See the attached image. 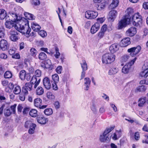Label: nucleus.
<instances>
[{"instance_id":"obj_1","label":"nucleus","mask_w":148,"mask_h":148,"mask_svg":"<svg viewBox=\"0 0 148 148\" xmlns=\"http://www.w3.org/2000/svg\"><path fill=\"white\" fill-rule=\"evenodd\" d=\"M126 12V14L124 16V18L119 22L117 27L118 29H121L126 25L129 24L131 16H132L134 12L133 9L131 8H129L127 9Z\"/></svg>"},{"instance_id":"obj_2","label":"nucleus","mask_w":148,"mask_h":148,"mask_svg":"<svg viewBox=\"0 0 148 148\" xmlns=\"http://www.w3.org/2000/svg\"><path fill=\"white\" fill-rule=\"evenodd\" d=\"M114 128V127H111L107 128L104 132L100 136L99 139L101 142L108 143L110 140L112 134L109 133Z\"/></svg>"},{"instance_id":"obj_3","label":"nucleus","mask_w":148,"mask_h":148,"mask_svg":"<svg viewBox=\"0 0 148 148\" xmlns=\"http://www.w3.org/2000/svg\"><path fill=\"white\" fill-rule=\"evenodd\" d=\"M115 56L111 53H107L102 56V62L105 64H109L113 62L115 60Z\"/></svg>"},{"instance_id":"obj_4","label":"nucleus","mask_w":148,"mask_h":148,"mask_svg":"<svg viewBox=\"0 0 148 148\" xmlns=\"http://www.w3.org/2000/svg\"><path fill=\"white\" fill-rule=\"evenodd\" d=\"M133 24L135 26L140 25L142 23V16L138 13L134 14L132 16Z\"/></svg>"},{"instance_id":"obj_5","label":"nucleus","mask_w":148,"mask_h":148,"mask_svg":"<svg viewBox=\"0 0 148 148\" xmlns=\"http://www.w3.org/2000/svg\"><path fill=\"white\" fill-rule=\"evenodd\" d=\"M136 59V58H135L134 59L125 64L122 69V72L125 74L129 72L131 66L134 64Z\"/></svg>"},{"instance_id":"obj_6","label":"nucleus","mask_w":148,"mask_h":148,"mask_svg":"<svg viewBox=\"0 0 148 148\" xmlns=\"http://www.w3.org/2000/svg\"><path fill=\"white\" fill-rule=\"evenodd\" d=\"M10 39L13 42L17 41L19 38L18 33L15 29L12 28L10 31Z\"/></svg>"},{"instance_id":"obj_7","label":"nucleus","mask_w":148,"mask_h":148,"mask_svg":"<svg viewBox=\"0 0 148 148\" xmlns=\"http://www.w3.org/2000/svg\"><path fill=\"white\" fill-rule=\"evenodd\" d=\"M141 49V47L138 45L136 47H133L128 49L127 51L130 53L131 56L134 57L140 52Z\"/></svg>"},{"instance_id":"obj_8","label":"nucleus","mask_w":148,"mask_h":148,"mask_svg":"<svg viewBox=\"0 0 148 148\" xmlns=\"http://www.w3.org/2000/svg\"><path fill=\"white\" fill-rule=\"evenodd\" d=\"M98 15V13L97 12L93 11H88L85 12V17L89 19H94Z\"/></svg>"},{"instance_id":"obj_9","label":"nucleus","mask_w":148,"mask_h":148,"mask_svg":"<svg viewBox=\"0 0 148 148\" xmlns=\"http://www.w3.org/2000/svg\"><path fill=\"white\" fill-rule=\"evenodd\" d=\"M119 70L117 65H113L110 66L108 72V74L110 75H115L118 72Z\"/></svg>"},{"instance_id":"obj_10","label":"nucleus","mask_w":148,"mask_h":148,"mask_svg":"<svg viewBox=\"0 0 148 148\" xmlns=\"http://www.w3.org/2000/svg\"><path fill=\"white\" fill-rule=\"evenodd\" d=\"M117 15V12L114 10H111L109 14L108 19L111 22H113L116 18Z\"/></svg>"},{"instance_id":"obj_11","label":"nucleus","mask_w":148,"mask_h":148,"mask_svg":"<svg viewBox=\"0 0 148 148\" xmlns=\"http://www.w3.org/2000/svg\"><path fill=\"white\" fill-rule=\"evenodd\" d=\"M31 30V29L29 27V24L25 23L21 31V33L24 34H25L26 36L29 37L30 36L29 33Z\"/></svg>"},{"instance_id":"obj_12","label":"nucleus","mask_w":148,"mask_h":148,"mask_svg":"<svg viewBox=\"0 0 148 148\" xmlns=\"http://www.w3.org/2000/svg\"><path fill=\"white\" fill-rule=\"evenodd\" d=\"M6 20V22L5 23V27L8 29H10L12 28L13 27H15V24L14 22L12 20V19H10L8 18Z\"/></svg>"},{"instance_id":"obj_13","label":"nucleus","mask_w":148,"mask_h":148,"mask_svg":"<svg viewBox=\"0 0 148 148\" xmlns=\"http://www.w3.org/2000/svg\"><path fill=\"white\" fill-rule=\"evenodd\" d=\"M43 84L47 89H49L51 86V84L50 79L48 77H45L43 80Z\"/></svg>"},{"instance_id":"obj_14","label":"nucleus","mask_w":148,"mask_h":148,"mask_svg":"<svg viewBox=\"0 0 148 148\" xmlns=\"http://www.w3.org/2000/svg\"><path fill=\"white\" fill-rule=\"evenodd\" d=\"M131 43L130 38L126 37L123 39L121 41L120 45L121 47H125L127 46Z\"/></svg>"},{"instance_id":"obj_15","label":"nucleus","mask_w":148,"mask_h":148,"mask_svg":"<svg viewBox=\"0 0 148 148\" xmlns=\"http://www.w3.org/2000/svg\"><path fill=\"white\" fill-rule=\"evenodd\" d=\"M40 80V78H37L36 77L34 76L32 78L30 83L32 85L33 84L34 85V88H36L39 84Z\"/></svg>"},{"instance_id":"obj_16","label":"nucleus","mask_w":148,"mask_h":148,"mask_svg":"<svg viewBox=\"0 0 148 148\" xmlns=\"http://www.w3.org/2000/svg\"><path fill=\"white\" fill-rule=\"evenodd\" d=\"M136 33V29L134 27H131L128 29L126 32V34L127 36H133Z\"/></svg>"},{"instance_id":"obj_17","label":"nucleus","mask_w":148,"mask_h":148,"mask_svg":"<svg viewBox=\"0 0 148 148\" xmlns=\"http://www.w3.org/2000/svg\"><path fill=\"white\" fill-rule=\"evenodd\" d=\"M99 24L98 23H95L92 26L91 28V33L92 34L95 33L99 29Z\"/></svg>"},{"instance_id":"obj_18","label":"nucleus","mask_w":148,"mask_h":148,"mask_svg":"<svg viewBox=\"0 0 148 148\" xmlns=\"http://www.w3.org/2000/svg\"><path fill=\"white\" fill-rule=\"evenodd\" d=\"M9 16H7L6 11L3 9H0V19L1 20L5 18V20L8 19Z\"/></svg>"},{"instance_id":"obj_19","label":"nucleus","mask_w":148,"mask_h":148,"mask_svg":"<svg viewBox=\"0 0 148 148\" xmlns=\"http://www.w3.org/2000/svg\"><path fill=\"white\" fill-rule=\"evenodd\" d=\"M118 49V45L117 43L112 44L109 48V50L112 53H114L116 52Z\"/></svg>"},{"instance_id":"obj_20","label":"nucleus","mask_w":148,"mask_h":148,"mask_svg":"<svg viewBox=\"0 0 148 148\" xmlns=\"http://www.w3.org/2000/svg\"><path fill=\"white\" fill-rule=\"evenodd\" d=\"M37 120L39 123L42 124H45L48 121V119L43 117H38Z\"/></svg>"},{"instance_id":"obj_21","label":"nucleus","mask_w":148,"mask_h":148,"mask_svg":"<svg viewBox=\"0 0 148 148\" xmlns=\"http://www.w3.org/2000/svg\"><path fill=\"white\" fill-rule=\"evenodd\" d=\"M84 85L86 86L85 90H87L90 86L91 81L89 78H86L84 79Z\"/></svg>"},{"instance_id":"obj_22","label":"nucleus","mask_w":148,"mask_h":148,"mask_svg":"<svg viewBox=\"0 0 148 148\" xmlns=\"http://www.w3.org/2000/svg\"><path fill=\"white\" fill-rule=\"evenodd\" d=\"M119 1L118 0H113L111 4L109 6V8L111 9L115 8L118 5Z\"/></svg>"},{"instance_id":"obj_23","label":"nucleus","mask_w":148,"mask_h":148,"mask_svg":"<svg viewBox=\"0 0 148 148\" xmlns=\"http://www.w3.org/2000/svg\"><path fill=\"white\" fill-rule=\"evenodd\" d=\"M42 100L39 98H38L34 99V105L36 107L38 108L40 106L41 104Z\"/></svg>"},{"instance_id":"obj_24","label":"nucleus","mask_w":148,"mask_h":148,"mask_svg":"<svg viewBox=\"0 0 148 148\" xmlns=\"http://www.w3.org/2000/svg\"><path fill=\"white\" fill-rule=\"evenodd\" d=\"M13 89H14L13 92L16 95L19 94L21 92V88L18 86H14Z\"/></svg>"},{"instance_id":"obj_25","label":"nucleus","mask_w":148,"mask_h":148,"mask_svg":"<svg viewBox=\"0 0 148 148\" xmlns=\"http://www.w3.org/2000/svg\"><path fill=\"white\" fill-rule=\"evenodd\" d=\"M32 28L34 31L37 32L41 28V27L37 24L33 23L32 24Z\"/></svg>"},{"instance_id":"obj_26","label":"nucleus","mask_w":148,"mask_h":148,"mask_svg":"<svg viewBox=\"0 0 148 148\" xmlns=\"http://www.w3.org/2000/svg\"><path fill=\"white\" fill-rule=\"evenodd\" d=\"M52 81L54 83H58L59 81V77L57 74H55L52 76Z\"/></svg>"},{"instance_id":"obj_27","label":"nucleus","mask_w":148,"mask_h":148,"mask_svg":"<svg viewBox=\"0 0 148 148\" xmlns=\"http://www.w3.org/2000/svg\"><path fill=\"white\" fill-rule=\"evenodd\" d=\"M24 14L27 19L30 20H33L35 19V16L32 14L27 12H25Z\"/></svg>"},{"instance_id":"obj_28","label":"nucleus","mask_w":148,"mask_h":148,"mask_svg":"<svg viewBox=\"0 0 148 148\" xmlns=\"http://www.w3.org/2000/svg\"><path fill=\"white\" fill-rule=\"evenodd\" d=\"M24 25H22L18 24H15V27L14 29H15L16 31L21 33V31L23 29Z\"/></svg>"},{"instance_id":"obj_29","label":"nucleus","mask_w":148,"mask_h":148,"mask_svg":"<svg viewBox=\"0 0 148 148\" xmlns=\"http://www.w3.org/2000/svg\"><path fill=\"white\" fill-rule=\"evenodd\" d=\"M29 114L31 116L35 117L37 116V111L36 109H32L30 111Z\"/></svg>"},{"instance_id":"obj_30","label":"nucleus","mask_w":148,"mask_h":148,"mask_svg":"<svg viewBox=\"0 0 148 148\" xmlns=\"http://www.w3.org/2000/svg\"><path fill=\"white\" fill-rule=\"evenodd\" d=\"M146 97H144L140 99L139 100L138 106L140 107L143 106L144 104L146 102Z\"/></svg>"},{"instance_id":"obj_31","label":"nucleus","mask_w":148,"mask_h":148,"mask_svg":"<svg viewBox=\"0 0 148 148\" xmlns=\"http://www.w3.org/2000/svg\"><path fill=\"white\" fill-rule=\"evenodd\" d=\"M44 90L41 86L38 87L36 90V93L37 95H41L44 93Z\"/></svg>"},{"instance_id":"obj_32","label":"nucleus","mask_w":148,"mask_h":148,"mask_svg":"<svg viewBox=\"0 0 148 148\" xmlns=\"http://www.w3.org/2000/svg\"><path fill=\"white\" fill-rule=\"evenodd\" d=\"M45 114L47 116H49L51 115L53 113V110L51 108H48L45 109L44 111Z\"/></svg>"},{"instance_id":"obj_33","label":"nucleus","mask_w":148,"mask_h":148,"mask_svg":"<svg viewBox=\"0 0 148 148\" xmlns=\"http://www.w3.org/2000/svg\"><path fill=\"white\" fill-rule=\"evenodd\" d=\"M26 74V71H25L24 70L21 71L19 73V77L20 79L22 80H25Z\"/></svg>"},{"instance_id":"obj_34","label":"nucleus","mask_w":148,"mask_h":148,"mask_svg":"<svg viewBox=\"0 0 148 148\" xmlns=\"http://www.w3.org/2000/svg\"><path fill=\"white\" fill-rule=\"evenodd\" d=\"M146 90L145 87L144 85L140 86L137 87L136 90V92H140L145 91Z\"/></svg>"},{"instance_id":"obj_35","label":"nucleus","mask_w":148,"mask_h":148,"mask_svg":"<svg viewBox=\"0 0 148 148\" xmlns=\"http://www.w3.org/2000/svg\"><path fill=\"white\" fill-rule=\"evenodd\" d=\"M47 58L46 55L44 52L40 53L39 55L38 58L41 60H45Z\"/></svg>"},{"instance_id":"obj_36","label":"nucleus","mask_w":148,"mask_h":148,"mask_svg":"<svg viewBox=\"0 0 148 148\" xmlns=\"http://www.w3.org/2000/svg\"><path fill=\"white\" fill-rule=\"evenodd\" d=\"M12 73L11 72L9 71H6L4 75L5 78H10L12 77Z\"/></svg>"},{"instance_id":"obj_37","label":"nucleus","mask_w":148,"mask_h":148,"mask_svg":"<svg viewBox=\"0 0 148 148\" xmlns=\"http://www.w3.org/2000/svg\"><path fill=\"white\" fill-rule=\"evenodd\" d=\"M81 67L83 71H86L87 69V65L85 60H83L82 63H81Z\"/></svg>"},{"instance_id":"obj_38","label":"nucleus","mask_w":148,"mask_h":148,"mask_svg":"<svg viewBox=\"0 0 148 148\" xmlns=\"http://www.w3.org/2000/svg\"><path fill=\"white\" fill-rule=\"evenodd\" d=\"M12 113V112L10 111V110L9 108H6L5 109L4 114L5 116H10Z\"/></svg>"},{"instance_id":"obj_39","label":"nucleus","mask_w":148,"mask_h":148,"mask_svg":"<svg viewBox=\"0 0 148 148\" xmlns=\"http://www.w3.org/2000/svg\"><path fill=\"white\" fill-rule=\"evenodd\" d=\"M47 97L48 98L51 100H53L55 98L54 94L51 92H48L47 94Z\"/></svg>"},{"instance_id":"obj_40","label":"nucleus","mask_w":148,"mask_h":148,"mask_svg":"<svg viewBox=\"0 0 148 148\" xmlns=\"http://www.w3.org/2000/svg\"><path fill=\"white\" fill-rule=\"evenodd\" d=\"M29 91H30L32 88V85L31 83L29 82L26 83L23 87Z\"/></svg>"},{"instance_id":"obj_41","label":"nucleus","mask_w":148,"mask_h":148,"mask_svg":"<svg viewBox=\"0 0 148 148\" xmlns=\"http://www.w3.org/2000/svg\"><path fill=\"white\" fill-rule=\"evenodd\" d=\"M30 52L31 55L34 57H35L37 53V50L35 48H32L30 49Z\"/></svg>"},{"instance_id":"obj_42","label":"nucleus","mask_w":148,"mask_h":148,"mask_svg":"<svg viewBox=\"0 0 148 148\" xmlns=\"http://www.w3.org/2000/svg\"><path fill=\"white\" fill-rule=\"evenodd\" d=\"M55 49L56 51V54L54 55V56L56 58H58L60 56V53L59 52V49L57 47H55Z\"/></svg>"},{"instance_id":"obj_43","label":"nucleus","mask_w":148,"mask_h":148,"mask_svg":"<svg viewBox=\"0 0 148 148\" xmlns=\"http://www.w3.org/2000/svg\"><path fill=\"white\" fill-rule=\"evenodd\" d=\"M142 77H146L148 76V71L145 70L141 72L140 74Z\"/></svg>"},{"instance_id":"obj_44","label":"nucleus","mask_w":148,"mask_h":148,"mask_svg":"<svg viewBox=\"0 0 148 148\" xmlns=\"http://www.w3.org/2000/svg\"><path fill=\"white\" fill-rule=\"evenodd\" d=\"M105 5L104 3H99L97 5V8L98 10H101L104 8Z\"/></svg>"},{"instance_id":"obj_45","label":"nucleus","mask_w":148,"mask_h":148,"mask_svg":"<svg viewBox=\"0 0 148 148\" xmlns=\"http://www.w3.org/2000/svg\"><path fill=\"white\" fill-rule=\"evenodd\" d=\"M39 34L42 37H45L47 36V32L44 30H40L38 32Z\"/></svg>"},{"instance_id":"obj_46","label":"nucleus","mask_w":148,"mask_h":148,"mask_svg":"<svg viewBox=\"0 0 148 148\" xmlns=\"http://www.w3.org/2000/svg\"><path fill=\"white\" fill-rule=\"evenodd\" d=\"M9 86H10L9 87H7L5 89V90L6 92H9L10 89H13V87H14V85L12 83H10L9 84Z\"/></svg>"},{"instance_id":"obj_47","label":"nucleus","mask_w":148,"mask_h":148,"mask_svg":"<svg viewBox=\"0 0 148 148\" xmlns=\"http://www.w3.org/2000/svg\"><path fill=\"white\" fill-rule=\"evenodd\" d=\"M41 71L39 69L36 70L35 73V76L36 77H39L41 76Z\"/></svg>"},{"instance_id":"obj_48","label":"nucleus","mask_w":148,"mask_h":148,"mask_svg":"<svg viewBox=\"0 0 148 148\" xmlns=\"http://www.w3.org/2000/svg\"><path fill=\"white\" fill-rule=\"evenodd\" d=\"M53 105L56 110L58 109L60 107V103L58 101H55L53 103Z\"/></svg>"},{"instance_id":"obj_49","label":"nucleus","mask_w":148,"mask_h":148,"mask_svg":"<svg viewBox=\"0 0 148 148\" xmlns=\"http://www.w3.org/2000/svg\"><path fill=\"white\" fill-rule=\"evenodd\" d=\"M10 15L12 16V17L13 18V19L12 18V19L13 20L14 22L16 20L18 21L19 20V19L18 18L17 15L16 14L12 13L10 14Z\"/></svg>"},{"instance_id":"obj_50","label":"nucleus","mask_w":148,"mask_h":148,"mask_svg":"<svg viewBox=\"0 0 148 148\" xmlns=\"http://www.w3.org/2000/svg\"><path fill=\"white\" fill-rule=\"evenodd\" d=\"M62 69L61 66H58L56 69V72L58 74H60L61 73L62 71Z\"/></svg>"},{"instance_id":"obj_51","label":"nucleus","mask_w":148,"mask_h":148,"mask_svg":"<svg viewBox=\"0 0 148 148\" xmlns=\"http://www.w3.org/2000/svg\"><path fill=\"white\" fill-rule=\"evenodd\" d=\"M45 64H47V65L49 66V68L47 69H49L50 70H51L53 69V66L51 65V63L50 62V60H47L45 62Z\"/></svg>"},{"instance_id":"obj_52","label":"nucleus","mask_w":148,"mask_h":148,"mask_svg":"<svg viewBox=\"0 0 148 148\" xmlns=\"http://www.w3.org/2000/svg\"><path fill=\"white\" fill-rule=\"evenodd\" d=\"M32 124V122L30 120H28L25 123V128H28L29 127H30Z\"/></svg>"},{"instance_id":"obj_53","label":"nucleus","mask_w":148,"mask_h":148,"mask_svg":"<svg viewBox=\"0 0 148 148\" xmlns=\"http://www.w3.org/2000/svg\"><path fill=\"white\" fill-rule=\"evenodd\" d=\"M17 105L16 104H14V105L10 107V108L12 110V112L14 114L16 112V108Z\"/></svg>"},{"instance_id":"obj_54","label":"nucleus","mask_w":148,"mask_h":148,"mask_svg":"<svg viewBox=\"0 0 148 148\" xmlns=\"http://www.w3.org/2000/svg\"><path fill=\"white\" fill-rule=\"evenodd\" d=\"M107 28V25H103L101 27L100 31L105 33L106 31Z\"/></svg>"},{"instance_id":"obj_55","label":"nucleus","mask_w":148,"mask_h":148,"mask_svg":"<svg viewBox=\"0 0 148 148\" xmlns=\"http://www.w3.org/2000/svg\"><path fill=\"white\" fill-rule=\"evenodd\" d=\"M134 136L135 140H138L140 137L139 133L138 132H136Z\"/></svg>"},{"instance_id":"obj_56","label":"nucleus","mask_w":148,"mask_h":148,"mask_svg":"<svg viewBox=\"0 0 148 148\" xmlns=\"http://www.w3.org/2000/svg\"><path fill=\"white\" fill-rule=\"evenodd\" d=\"M105 33L100 31L97 34L99 38H101L104 36Z\"/></svg>"},{"instance_id":"obj_57","label":"nucleus","mask_w":148,"mask_h":148,"mask_svg":"<svg viewBox=\"0 0 148 148\" xmlns=\"http://www.w3.org/2000/svg\"><path fill=\"white\" fill-rule=\"evenodd\" d=\"M97 23H102L104 21V19L103 18H97Z\"/></svg>"},{"instance_id":"obj_58","label":"nucleus","mask_w":148,"mask_h":148,"mask_svg":"<svg viewBox=\"0 0 148 148\" xmlns=\"http://www.w3.org/2000/svg\"><path fill=\"white\" fill-rule=\"evenodd\" d=\"M32 3L35 5H39L40 3L39 0H33Z\"/></svg>"},{"instance_id":"obj_59","label":"nucleus","mask_w":148,"mask_h":148,"mask_svg":"<svg viewBox=\"0 0 148 148\" xmlns=\"http://www.w3.org/2000/svg\"><path fill=\"white\" fill-rule=\"evenodd\" d=\"M8 83V81L4 79L1 81V84L4 86H7Z\"/></svg>"},{"instance_id":"obj_60","label":"nucleus","mask_w":148,"mask_h":148,"mask_svg":"<svg viewBox=\"0 0 148 148\" xmlns=\"http://www.w3.org/2000/svg\"><path fill=\"white\" fill-rule=\"evenodd\" d=\"M130 56L128 55H124L122 57V59L123 61L126 62L129 58Z\"/></svg>"},{"instance_id":"obj_61","label":"nucleus","mask_w":148,"mask_h":148,"mask_svg":"<svg viewBox=\"0 0 148 148\" xmlns=\"http://www.w3.org/2000/svg\"><path fill=\"white\" fill-rule=\"evenodd\" d=\"M29 110V108H25L23 111V113L24 114H27Z\"/></svg>"},{"instance_id":"obj_62","label":"nucleus","mask_w":148,"mask_h":148,"mask_svg":"<svg viewBox=\"0 0 148 148\" xmlns=\"http://www.w3.org/2000/svg\"><path fill=\"white\" fill-rule=\"evenodd\" d=\"M12 58H13L18 59L20 58V56L18 53H16L12 55Z\"/></svg>"},{"instance_id":"obj_63","label":"nucleus","mask_w":148,"mask_h":148,"mask_svg":"<svg viewBox=\"0 0 148 148\" xmlns=\"http://www.w3.org/2000/svg\"><path fill=\"white\" fill-rule=\"evenodd\" d=\"M7 56L4 53H1L0 54V57L1 58L3 59H6L7 58Z\"/></svg>"},{"instance_id":"obj_64","label":"nucleus","mask_w":148,"mask_h":148,"mask_svg":"<svg viewBox=\"0 0 148 148\" xmlns=\"http://www.w3.org/2000/svg\"><path fill=\"white\" fill-rule=\"evenodd\" d=\"M143 6L145 9H148V2L144 3Z\"/></svg>"}]
</instances>
